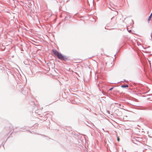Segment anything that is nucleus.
I'll use <instances>...</instances> for the list:
<instances>
[{"mask_svg": "<svg viewBox=\"0 0 152 152\" xmlns=\"http://www.w3.org/2000/svg\"><path fill=\"white\" fill-rule=\"evenodd\" d=\"M152 16H151V15H150V16L149 17V18H148V21H149L151 20Z\"/></svg>", "mask_w": 152, "mask_h": 152, "instance_id": "obj_3", "label": "nucleus"}, {"mask_svg": "<svg viewBox=\"0 0 152 152\" xmlns=\"http://www.w3.org/2000/svg\"><path fill=\"white\" fill-rule=\"evenodd\" d=\"M131 31V30H130V31H129H129Z\"/></svg>", "mask_w": 152, "mask_h": 152, "instance_id": "obj_6", "label": "nucleus"}, {"mask_svg": "<svg viewBox=\"0 0 152 152\" xmlns=\"http://www.w3.org/2000/svg\"><path fill=\"white\" fill-rule=\"evenodd\" d=\"M129 87V85H122L121 86V87L123 88H128Z\"/></svg>", "mask_w": 152, "mask_h": 152, "instance_id": "obj_2", "label": "nucleus"}, {"mask_svg": "<svg viewBox=\"0 0 152 152\" xmlns=\"http://www.w3.org/2000/svg\"><path fill=\"white\" fill-rule=\"evenodd\" d=\"M113 87H112V88H110V89H109V91H111L113 89Z\"/></svg>", "mask_w": 152, "mask_h": 152, "instance_id": "obj_5", "label": "nucleus"}, {"mask_svg": "<svg viewBox=\"0 0 152 152\" xmlns=\"http://www.w3.org/2000/svg\"><path fill=\"white\" fill-rule=\"evenodd\" d=\"M52 52L56 57L61 60L65 61L67 60V58L66 56H64L56 50L53 49Z\"/></svg>", "mask_w": 152, "mask_h": 152, "instance_id": "obj_1", "label": "nucleus"}, {"mask_svg": "<svg viewBox=\"0 0 152 152\" xmlns=\"http://www.w3.org/2000/svg\"><path fill=\"white\" fill-rule=\"evenodd\" d=\"M120 139H119V137H117V140H118V142H119V141H120Z\"/></svg>", "mask_w": 152, "mask_h": 152, "instance_id": "obj_4", "label": "nucleus"}]
</instances>
